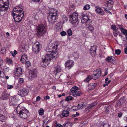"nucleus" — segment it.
Returning <instances> with one entry per match:
<instances>
[{
	"label": "nucleus",
	"instance_id": "nucleus-1",
	"mask_svg": "<svg viewBox=\"0 0 127 127\" xmlns=\"http://www.w3.org/2000/svg\"><path fill=\"white\" fill-rule=\"evenodd\" d=\"M23 9L19 6H17L13 9V16L14 21L19 22L21 21L24 16Z\"/></svg>",
	"mask_w": 127,
	"mask_h": 127
},
{
	"label": "nucleus",
	"instance_id": "nucleus-2",
	"mask_svg": "<svg viewBox=\"0 0 127 127\" xmlns=\"http://www.w3.org/2000/svg\"><path fill=\"white\" fill-rule=\"evenodd\" d=\"M8 0H0V10L6 11L8 9Z\"/></svg>",
	"mask_w": 127,
	"mask_h": 127
},
{
	"label": "nucleus",
	"instance_id": "nucleus-3",
	"mask_svg": "<svg viewBox=\"0 0 127 127\" xmlns=\"http://www.w3.org/2000/svg\"><path fill=\"white\" fill-rule=\"evenodd\" d=\"M46 51L47 53L45 56V58L42 60V62L44 64L45 63L44 65H45L46 64L47 65H48L50 63L51 59H52V56L50 54L51 53V51H50L49 49H47Z\"/></svg>",
	"mask_w": 127,
	"mask_h": 127
},
{
	"label": "nucleus",
	"instance_id": "nucleus-4",
	"mask_svg": "<svg viewBox=\"0 0 127 127\" xmlns=\"http://www.w3.org/2000/svg\"><path fill=\"white\" fill-rule=\"evenodd\" d=\"M45 27L44 25L41 24L37 27L36 35L38 37L42 36L45 32Z\"/></svg>",
	"mask_w": 127,
	"mask_h": 127
},
{
	"label": "nucleus",
	"instance_id": "nucleus-5",
	"mask_svg": "<svg viewBox=\"0 0 127 127\" xmlns=\"http://www.w3.org/2000/svg\"><path fill=\"white\" fill-rule=\"evenodd\" d=\"M70 91V94L74 97L79 96L82 94L81 92L79 91L78 88L76 86L72 87Z\"/></svg>",
	"mask_w": 127,
	"mask_h": 127
},
{
	"label": "nucleus",
	"instance_id": "nucleus-6",
	"mask_svg": "<svg viewBox=\"0 0 127 127\" xmlns=\"http://www.w3.org/2000/svg\"><path fill=\"white\" fill-rule=\"evenodd\" d=\"M17 114L21 118L26 119L29 116V113L27 109L24 108L19 111Z\"/></svg>",
	"mask_w": 127,
	"mask_h": 127
},
{
	"label": "nucleus",
	"instance_id": "nucleus-7",
	"mask_svg": "<svg viewBox=\"0 0 127 127\" xmlns=\"http://www.w3.org/2000/svg\"><path fill=\"white\" fill-rule=\"evenodd\" d=\"M78 15L77 12H75L70 15L69 21L72 24H75L78 21Z\"/></svg>",
	"mask_w": 127,
	"mask_h": 127
},
{
	"label": "nucleus",
	"instance_id": "nucleus-8",
	"mask_svg": "<svg viewBox=\"0 0 127 127\" xmlns=\"http://www.w3.org/2000/svg\"><path fill=\"white\" fill-rule=\"evenodd\" d=\"M11 99L9 102L10 105L12 106L16 105L17 103L19 100L18 96L17 95L12 96L11 97Z\"/></svg>",
	"mask_w": 127,
	"mask_h": 127
},
{
	"label": "nucleus",
	"instance_id": "nucleus-9",
	"mask_svg": "<svg viewBox=\"0 0 127 127\" xmlns=\"http://www.w3.org/2000/svg\"><path fill=\"white\" fill-rule=\"evenodd\" d=\"M92 75L93 79L95 80L101 76V71L100 69H98L94 71Z\"/></svg>",
	"mask_w": 127,
	"mask_h": 127
},
{
	"label": "nucleus",
	"instance_id": "nucleus-10",
	"mask_svg": "<svg viewBox=\"0 0 127 127\" xmlns=\"http://www.w3.org/2000/svg\"><path fill=\"white\" fill-rule=\"evenodd\" d=\"M40 44L38 42H36L32 46L33 52L35 54L38 53L40 51Z\"/></svg>",
	"mask_w": 127,
	"mask_h": 127
},
{
	"label": "nucleus",
	"instance_id": "nucleus-11",
	"mask_svg": "<svg viewBox=\"0 0 127 127\" xmlns=\"http://www.w3.org/2000/svg\"><path fill=\"white\" fill-rule=\"evenodd\" d=\"M22 69L21 67H19L16 68L14 72V78H17L22 74Z\"/></svg>",
	"mask_w": 127,
	"mask_h": 127
},
{
	"label": "nucleus",
	"instance_id": "nucleus-12",
	"mask_svg": "<svg viewBox=\"0 0 127 127\" xmlns=\"http://www.w3.org/2000/svg\"><path fill=\"white\" fill-rule=\"evenodd\" d=\"M28 93V90L27 89L24 88L19 91L18 94L21 97H24L26 96Z\"/></svg>",
	"mask_w": 127,
	"mask_h": 127
},
{
	"label": "nucleus",
	"instance_id": "nucleus-13",
	"mask_svg": "<svg viewBox=\"0 0 127 127\" xmlns=\"http://www.w3.org/2000/svg\"><path fill=\"white\" fill-rule=\"evenodd\" d=\"M37 72L36 70L34 69L31 70L30 73L29 74V79L32 80V79H34L36 78L37 76Z\"/></svg>",
	"mask_w": 127,
	"mask_h": 127
},
{
	"label": "nucleus",
	"instance_id": "nucleus-14",
	"mask_svg": "<svg viewBox=\"0 0 127 127\" xmlns=\"http://www.w3.org/2000/svg\"><path fill=\"white\" fill-rule=\"evenodd\" d=\"M82 16H83V18L81 20V22L83 23H85V25H86V24L88 22V24L90 22H92V21L89 19L88 16L83 14H82Z\"/></svg>",
	"mask_w": 127,
	"mask_h": 127
},
{
	"label": "nucleus",
	"instance_id": "nucleus-15",
	"mask_svg": "<svg viewBox=\"0 0 127 127\" xmlns=\"http://www.w3.org/2000/svg\"><path fill=\"white\" fill-rule=\"evenodd\" d=\"M74 63L73 61L69 60L67 61L66 62L65 64V67H67V68L69 69L72 67Z\"/></svg>",
	"mask_w": 127,
	"mask_h": 127
},
{
	"label": "nucleus",
	"instance_id": "nucleus-16",
	"mask_svg": "<svg viewBox=\"0 0 127 127\" xmlns=\"http://www.w3.org/2000/svg\"><path fill=\"white\" fill-rule=\"evenodd\" d=\"M57 15L50 14L48 16V21L50 22H53L55 21L56 19Z\"/></svg>",
	"mask_w": 127,
	"mask_h": 127
},
{
	"label": "nucleus",
	"instance_id": "nucleus-17",
	"mask_svg": "<svg viewBox=\"0 0 127 127\" xmlns=\"http://www.w3.org/2000/svg\"><path fill=\"white\" fill-rule=\"evenodd\" d=\"M95 10L97 13L102 15L105 14L104 11L99 7H96L95 8Z\"/></svg>",
	"mask_w": 127,
	"mask_h": 127
},
{
	"label": "nucleus",
	"instance_id": "nucleus-18",
	"mask_svg": "<svg viewBox=\"0 0 127 127\" xmlns=\"http://www.w3.org/2000/svg\"><path fill=\"white\" fill-rule=\"evenodd\" d=\"M106 60L111 63H114L115 62V58L112 56H109L105 59Z\"/></svg>",
	"mask_w": 127,
	"mask_h": 127
},
{
	"label": "nucleus",
	"instance_id": "nucleus-19",
	"mask_svg": "<svg viewBox=\"0 0 127 127\" xmlns=\"http://www.w3.org/2000/svg\"><path fill=\"white\" fill-rule=\"evenodd\" d=\"M96 83H92L89 84L88 85V88L89 90H93L97 86Z\"/></svg>",
	"mask_w": 127,
	"mask_h": 127
},
{
	"label": "nucleus",
	"instance_id": "nucleus-20",
	"mask_svg": "<svg viewBox=\"0 0 127 127\" xmlns=\"http://www.w3.org/2000/svg\"><path fill=\"white\" fill-rule=\"evenodd\" d=\"M86 24L87 27L86 28H88L89 30L91 32H94V28L92 25H90L91 24V23L90 22L88 24V22Z\"/></svg>",
	"mask_w": 127,
	"mask_h": 127
},
{
	"label": "nucleus",
	"instance_id": "nucleus-21",
	"mask_svg": "<svg viewBox=\"0 0 127 127\" xmlns=\"http://www.w3.org/2000/svg\"><path fill=\"white\" fill-rule=\"evenodd\" d=\"M96 47L95 46H92L90 49V53L93 54H95L96 53Z\"/></svg>",
	"mask_w": 127,
	"mask_h": 127
},
{
	"label": "nucleus",
	"instance_id": "nucleus-22",
	"mask_svg": "<svg viewBox=\"0 0 127 127\" xmlns=\"http://www.w3.org/2000/svg\"><path fill=\"white\" fill-rule=\"evenodd\" d=\"M2 99L3 100L7 99L9 96V95L6 92H3L1 95Z\"/></svg>",
	"mask_w": 127,
	"mask_h": 127
},
{
	"label": "nucleus",
	"instance_id": "nucleus-23",
	"mask_svg": "<svg viewBox=\"0 0 127 127\" xmlns=\"http://www.w3.org/2000/svg\"><path fill=\"white\" fill-rule=\"evenodd\" d=\"M27 59V56L25 55H24L22 56L20 61L22 63H26Z\"/></svg>",
	"mask_w": 127,
	"mask_h": 127
},
{
	"label": "nucleus",
	"instance_id": "nucleus-24",
	"mask_svg": "<svg viewBox=\"0 0 127 127\" xmlns=\"http://www.w3.org/2000/svg\"><path fill=\"white\" fill-rule=\"evenodd\" d=\"M61 70V68L60 65H58L55 67V71L57 73L60 72Z\"/></svg>",
	"mask_w": 127,
	"mask_h": 127
},
{
	"label": "nucleus",
	"instance_id": "nucleus-25",
	"mask_svg": "<svg viewBox=\"0 0 127 127\" xmlns=\"http://www.w3.org/2000/svg\"><path fill=\"white\" fill-rule=\"evenodd\" d=\"M69 114V112L66 110L63 111L62 113V116L64 117H66L68 116Z\"/></svg>",
	"mask_w": 127,
	"mask_h": 127
},
{
	"label": "nucleus",
	"instance_id": "nucleus-26",
	"mask_svg": "<svg viewBox=\"0 0 127 127\" xmlns=\"http://www.w3.org/2000/svg\"><path fill=\"white\" fill-rule=\"evenodd\" d=\"M52 14L53 15H57V12L56 10L54 8H52L51 10V11L50 12L49 14Z\"/></svg>",
	"mask_w": 127,
	"mask_h": 127
},
{
	"label": "nucleus",
	"instance_id": "nucleus-27",
	"mask_svg": "<svg viewBox=\"0 0 127 127\" xmlns=\"http://www.w3.org/2000/svg\"><path fill=\"white\" fill-rule=\"evenodd\" d=\"M6 120V117L3 115L0 114V121L5 122Z\"/></svg>",
	"mask_w": 127,
	"mask_h": 127
},
{
	"label": "nucleus",
	"instance_id": "nucleus-28",
	"mask_svg": "<svg viewBox=\"0 0 127 127\" xmlns=\"http://www.w3.org/2000/svg\"><path fill=\"white\" fill-rule=\"evenodd\" d=\"M92 79H93L92 75L91 76H89L84 80V81L85 82H87L89 81Z\"/></svg>",
	"mask_w": 127,
	"mask_h": 127
},
{
	"label": "nucleus",
	"instance_id": "nucleus-29",
	"mask_svg": "<svg viewBox=\"0 0 127 127\" xmlns=\"http://www.w3.org/2000/svg\"><path fill=\"white\" fill-rule=\"evenodd\" d=\"M52 56V59H54L57 58L58 56V53L57 52H51V53L50 54Z\"/></svg>",
	"mask_w": 127,
	"mask_h": 127
},
{
	"label": "nucleus",
	"instance_id": "nucleus-30",
	"mask_svg": "<svg viewBox=\"0 0 127 127\" xmlns=\"http://www.w3.org/2000/svg\"><path fill=\"white\" fill-rule=\"evenodd\" d=\"M97 104L96 102H94L91 104L90 105L88 106L89 108L92 109Z\"/></svg>",
	"mask_w": 127,
	"mask_h": 127
},
{
	"label": "nucleus",
	"instance_id": "nucleus-31",
	"mask_svg": "<svg viewBox=\"0 0 127 127\" xmlns=\"http://www.w3.org/2000/svg\"><path fill=\"white\" fill-rule=\"evenodd\" d=\"M111 28L115 32H117L118 31V28H116V26L115 25L111 26Z\"/></svg>",
	"mask_w": 127,
	"mask_h": 127
},
{
	"label": "nucleus",
	"instance_id": "nucleus-32",
	"mask_svg": "<svg viewBox=\"0 0 127 127\" xmlns=\"http://www.w3.org/2000/svg\"><path fill=\"white\" fill-rule=\"evenodd\" d=\"M38 112L39 115L42 116L44 114V110L43 109L41 108L38 110Z\"/></svg>",
	"mask_w": 127,
	"mask_h": 127
},
{
	"label": "nucleus",
	"instance_id": "nucleus-33",
	"mask_svg": "<svg viewBox=\"0 0 127 127\" xmlns=\"http://www.w3.org/2000/svg\"><path fill=\"white\" fill-rule=\"evenodd\" d=\"M72 124L71 123H67L66 124H63V126L65 127H72Z\"/></svg>",
	"mask_w": 127,
	"mask_h": 127
},
{
	"label": "nucleus",
	"instance_id": "nucleus-34",
	"mask_svg": "<svg viewBox=\"0 0 127 127\" xmlns=\"http://www.w3.org/2000/svg\"><path fill=\"white\" fill-rule=\"evenodd\" d=\"M62 19L63 23H64L67 21L68 18L65 15H64L63 16Z\"/></svg>",
	"mask_w": 127,
	"mask_h": 127
},
{
	"label": "nucleus",
	"instance_id": "nucleus-35",
	"mask_svg": "<svg viewBox=\"0 0 127 127\" xmlns=\"http://www.w3.org/2000/svg\"><path fill=\"white\" fill-rule=\"evenodd\" d=\"M7 63L9 65L12 64L13 63V62L11 59L9 58H7L6 60Z\"/></svg>",
	"mask_w": 127,
	"mask_h": 127
},
{
	"label": "nucleus",
	"instance_id": "nucleus-36",
	"mask_svg": "<svg viewBox=\"0 0 127 127\" xmlns=\"http://www.w3.org/2000/svg\"><path fill=\"white\" fill-rule=\"evenodd\" d=\"M73 98V97H72L71 96H68L66 97L65 100L66 101H69L72 100Z\"/></svg>",
	"mask_w": 127,
	"mask_h": 127
},
{
	"label": "nucleus",
	"instance_id": "nucleus-37",
	"mask_svg": "<svg viewBox=\"0 0 127 127\" xmlns=\"http://www.w3.org/2000/svg\"><path fill=\"white\" fill-rule=\"evenodd\" d=\"M90 5L88 4H86L84 6L83 9L84 10H86L89 9L90 8Z\"/></svg>",
	"mask_w": 127,
	"mask_h": 127
},
{
	"label": "nucleus",
	"instance_id": "nucleus-38",
	"mask_svg": "<svg viewBox=\"0 0 127 127\" xmlns=\"http://www.w3.org/2000/svg\"><path fill=\"white\" fill-rule=\"evenodd\" d=\"M121 31L124 34L127 35V30L122 28L121 29Z\"/></svg>",
	"mask_w": 127,
	"mask_h": 127
},
{
	"label": "nucleus",
	"instance_id": "nucleus-39",
	"mask_svg": "<svg viewBox=\"0 0 127 127\" xmlns=\"http://www.w3.org/2000/svg\"><path fill=\"white\" fill-rule=\"evenodd\" d=\"M67 32L69 36H71L72 35V31L71 29H68L67 31Z\"/></svg>",
	"mask_w": 127,
	"mask_h": 127
},
{
	"label": "nucleus",
	"instance_id": "nucleus-40",
	"mask_svg": "<svg viewBox=\"0 0 127 127\" xmlns=\"http://www.w3.org/2000/svg\"><path fill=\"white\" fill-rule=\"evenodd\" d=\"M10 53L13 57H15V55L17 54V51L15 50H14V52L11 51Z\"/></svg>",
	"mask_w": 127,
	"mask_h": 127
},
{
	"label": "nucleus",
	"instance_id": "nucleus-41",
	"mask_svg": "<svg viewBox=\"0 0 127 127\" xmlns=\"http://www.w3.org/2000/svg\"><path fill=\"white\" fill-rule=\"evenodd\" d=\"M25 63V66L27 67H28L30 66L31 65V63L29 61H27Z\"/></svg>",
	"mask_w": 127,
	"mask_h": 127
},
{
	"label": "nucleus",
	"instance_id": "nucleus-42",
	"mask_svg": "<svg viewBox=\"0 0 127 127\" xmlns=\"http://www.w3.org/2000/svg\"><path fill=\"white\" fill-rule=\"evenodd\" d=\"M52 47L53 49H55V50L57 49L58 46V45L56 44L55 43V44H52Z\"/></svg>",
	"mask_w": 127,
	"mask_h": 127
},
{
	"label": "nucleus",
	"instance_id": "nucleus-43",
	"mask_svg": "<svg viewBox=\"0 0 127 127\" xmlns=\"http://www.w3.org/2000/svg\"><path fill=\"white\" fill-rule=\"evenodd\" d=\"M4 75V72L0 71V78H3Z\"/></svg>",
	"mask_w": 127,
	"mask_h": 127
},
{
	"label": "nucleus",
	"instance_id": "nucleus-44",
	"mask_svg": "<svg viewBox=\"0 0 127 127\" xmlns=\"http://www.w3.org/2000/svg\"><path fill=\"white\" fill-rule=\"evenodd\" d=\"M100 127H110L109 124L107 123H106L103 124V126H100Z\"/></svg>",
	"mask_w": 127,
	"mask_h": 127
},
{
	"label": "nucleus",
	"instance_id": "nucleus-45",
	"mask_svg": "<svg viewBox=\"0 0 127 127\" xmlns=\"http://www.w3.org/2000/svg\"><path fill=\"white\" fill-rule=\"evenodd\" d=\"M60 34L62 36H64L66 35V33L64 31H63L60 32Z\"/></svg>",
	"mask_w": 127,
	"mask_h": 127
},
{
	"label": "nucleus",
	"instance_id": "nucleus-46",
	"mask_svg": "<svg viewBox=\"0 0 127 127\" xmlns=\"http://www.w3.org/2000/svg\"><path fill=\"white\" fill-rule=\"evenodd\" d=\"M115 54L117 55H119L121 53V51L119 49H117L115 50Z\"/></svg>",
	"mask_w": 127,
	"mask_h": 127
},
{
	"label": "nucleus",
	"instance_id": "nucleus-47",
	"mask_svg": "<svg viewBox=\"0 0 127 127\" xmlns=\"http://www.w3.org/2000/svg\"><path fill=\"white\" fill-rule=\"evenodd\" d=\"M5 51V49L4 47H2L1 48V52L2 54H4Z\"/></svg>",
	"mask_w": 127,
	"mask_h": 127
},
{
	"label": "nucleus",
	"instance_id": "nucleus-48",
	"mask_svg": "<svg viewBox=\"0 0 127 127\" xmlns=\"http://www.w3.org/2000/svg\"><path fill=\"white\" fill-rule=\"evenodd\" d=\"M9 68L8 67H5L3 70L5 72H8V71Z\"/></svg>",
	"mask_w": 127,
	"mask_h": 127
},
{
	"label": "nucleus",
	"instance_id": "nucleus-49",
	"mask_svg": "<svg viewBox=\"0 0 127 127\" xmlns=\"http://www.w3.org/2000/svg\"><path fill=\"white\" fill-rule=\"evenodd\" d=\"M14 86L12 85H8L7 87V88L8 89H11L13 88Z\"/></svg>",
	"mask_w": 127,
	"mask_h": 127
},
{
	"label": "nucleus",
	"instance_id": "nucleus-50",
	"mask_svg": "<svg viewBox=\"0 0 127 127\" xmlns=\"http://www.w3.org/2000/svg\"><path fill=\"white\" fill-rule=\"evenodd\" d=\"M108 1H107V3L108 4H110L111 5H112L113 4V2L111 0H108Z\"/></svg>",
	"mask_w": 127,
	"mask_h": 127
},
{
	"label": "nucleus",
	"instance_id": "nucleus-51",
	"mask_svg": "<svg viewBox=\"0 0 127 127\" xmlns=\"http://www.w3.org/2000/svg\"><path fill=\"white\" fill-rule=\"evenodd\" d=\"M24 82L23 79L22 78H20L19 80V82L20 83H22Z\"/></svg>",
	"mask_w": 127,
	"mask_h": 127
},
{
	"label": "nucleus",
	"instance_id": "nucleus-52",
	"mask_svg": "<svg viewBox=\"0 0 127 127\" xmlns=\"http://www.w3.org/2000/svg\"><path fill=\"white\" fill-rule=\"evenodd\" d=\"M77 106L79 109H82L83 108V104H79Z\"/></svg>",
	"mask_w": 127,
	"mask_h": 127
},
{
	"label": "nucleus",
	"instance_id": "nucleus-53",
	"mask_svg": "<svg viewBox=\"0 0 127 127\" xmlns=\"http://www.w3.org/2000/svg\"><path fill=\"white\" fill-rule=\"evenodd\" d=\"M73 108L74 111H76L79 110L77 106H74L73 107Z\"/></svg>",
	"mask_w": 127,
	"mask_h": 127
},
{
	"label": "nucleus",
	"instance_id": "nucleus-54",
	"mask_svg": "<svg viewBox=\"0 0 127 127\" xmlns=\"http://www.w3.org/2000/svg\"><path fill=\"white\" fill-rule=\"evenodd\" d=\"M14 114H9V116L10 117L13 118V119L14 118Z\"/></svg>",
	"mask_w": 127,
	"mask_h": 127
},
{
	"label": "nucleus",
	"instance_id": "nucleus-55",
	"mask_svg": "<svg viewBox=\"0 0 127 127\" xmlns=\"http://www.w3.org/2000/svg\"><path fill=\"white\" fill-rule=\"evenodd\" d=\"M113 33L115 36L116 37L118 34V31H117V32H114Z\"/></svg>",
	"mask_w": 127,
	"mask_h": 127
},
{
	"label": "nucleus",
	"instance_id": "nucleus-56",
	"mask_svg": "<svg viewBox=\"0 0 127 127\" xmlns=\"http://www.w3.org/2000/svg\"><path fill=\"white\" fill-rule=\"evenodd\" d=\"M3 63V60L1 58H0V66Z\"/></svg>",
	"mask_w": 127,
	"mask_h": 127
},
{
	"label": "nucleus",
	"instance_id": "nucleus-57",
	"mask_svg": "<svg viewBox=\"0 0 127 127\" xmlns=\"http://www.w3.org/2000/svg\"><path fill=\"white\" fill-rule=\"evenodd\" d=\"M40 99L41 98L39 96H38L37 97L36 100V101H38L40 100Z\"/></svg>",
	"mask_w": 127,
	"mask_h": 127
},
{
	"label": "nucleus",
	"instance_id": "nucleus-58",
	"mask_svg": "<svg viewBox=\"0 0 127 127\" xmlns=\"http://www.w3.org/2000/svg\"><path fill=\"white\" fill-rule=\"evenodd\" d=\"M56 127H63V126L60 124H57Z\"/></svg>",
	"mask_w": 127,
	"mask_h": 127
},
{
	"label": "nucleus",
	"instance_id": "nucleus-59",
	"mask_svg": "<svg viewBox=\"0 0 127 127\" xmlns=\"http://www.w3.org/2000/svg\"><path fill=\"white\" fill-rule=\"evenodd\" d=\"M122 113H120L118 114V116L119 117H122Z\"/></svg>",
	"mask_w": 127,
	"mask_h": 127
},
{
	"label": "nucleus",
	"instance_id": "nucleus-60",
	"mask_svg": "<svg viewBox=\"0 0 127 127\" xmlns=\"http://www.w3.org/2000/svg\"><path fill=\"white\" fill-rule=\"evenodd\" d=\"M124 120L127 122V115L125 116L124 117Z\"/></svg>",
	"mask_w": 127,
	"mask_h": 127
},
{
	"label": "nucleus",
	"instance_id": "nucleus-61",
	"mask_svg": "<svg viewBox=\"0 0 127 127\" xmlns=\"http://www.w3.org/2000/svg\"><path fill=\"white\" fill-rule=\"evenodd\" d=\"M104 9V10L106 12H107L108 13H109L110 12H110V11L109 10H106V9L104 7H103Z\"/></svg>",
	"mask_w": 127,
	"mask_h": 127
},
{
	"label": "nucleus",
	"instance_id": "nucleus-62",
	"mask_svg": "<svg viewBox=\"0 0 127 127\" xmlns=\"http://www.w3.org/2000/svg\"><path fill=\"white\" fill-rule=\"evenodd\" d=\"M124 51L125 54H127V47L125 48Z\"/></svg>",
	"mask_w": 127,
	"mask_h": 127
},
{
	"label": "nucleus",
	"instance_id": "nucleus-63",
	"mask_svg": "<svg viewBox=\"0 0 127 127\" xmlns=\"http://www.w3.org/2000/svg\"><path fill=\"white\" fill-rule=\"evenodd\" d=\"M108 78H106L105 79V83H107V81H108Z\"/></svg>",
	"mask_w": 127,
	"mask_h": 127
},
{
	"label": "nucleus",
	"instance_id": "nucleus-64",
	"mask_svg": "<svg viewBox=\"0 0 127 127\" xmlns=\"http://www.w3.org/2000/svg\"><path fill=\"white\" fill-rule=\"evenodd\" d=\"M108 71H107V70H106V71H105V74H104L105 76L107 75V74L108 73Z\"/></svg>",
	"mask_w": 127,
	"mask_h": 127
}]
</instances>
